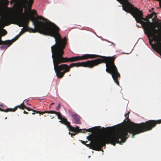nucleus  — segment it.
<instances>
[{
  "mask_svg": "<svg viewBox=\"0 0 161 161\" xmlns=\"http://www.w3.org/2000/svg\"><path fill=\"white\" fill-rule=\"evenodd\" d=\"M31 11V14L27 17H24V14L22 13L23 9H21L19 12L18 17V20L20 24V26L25 27L22 28L23 32L27 31L29 29L28 27L30 20L32 22L36 30L41 34L50 35L53 37L56 42L55 45L51 47L52 53V57L53 59L54 69L58 78H60V35L59 33V28L54 24L50 22L47 19L41 16H37V20L33 14L37 15L36 11L35 9Z\"/></svg>",
  "mask_w": 161,
  "mask_h": 161,
  "instance_id": "obj_1",
  "label": "nucleus"
},
{
  "mask_svg": "<svg viewBox=\"0 0 161 161\" xmlns=\"http://www.w3.org/2000/svg\"><path fill=\"white\" fill-rule=\"evenodd\" d=\"M129 114L128 112L125 115L127 121L125 119L124 121L126 123H129L127 128L116 130L113 126L105 128L103 127L102 129H105L107 132H113L110 135L98 136L91 144V148L93 150L100 151L106 144L110 143L114 146H115L116 143L122 145L129 136L128 133L132 134L131 138H134L135 135L151 130L154 127L150 128L151 125L147 123L149 120L140 124L130 121L129 118Z\"/></svg>",
  "mask_w": 161,
  "mask_h": 161,
  "instance_id": "obj_2",
  "label": "nucleus"
},
{
  "mask_svg": "<svg viewBox=\"0 0 161 161\" xmlns=\"http://www.w3.org/2000/svg\"><path fill=\"white\" fill-rule=\"evenodd\" d=\"M100 58L103 59V63L106 64V71L111 74L115 82L119 85L118 80L120 78V75L118 72L117 69L114 63L115 58L113 57H107L96 54H85L82 56H77L70 58L61 57V63H66L68 62H73L80 60H84L88 59H92Z\"/></svg>",
  "mask_w": 161,
  "mask_h": 161,
  "instance_id": "obj_3",
  "label": "nucleus"
},
{
  "mask_svg": "<svg viewBox=\"0 0 161 161\" xmlns=\"http://www.w3.org/2000/svg\"><path fill=\"white\" fill-rule=\"evenodd\" d=\"M123 5V9L126 12L129 13L134 18L137 22L141 24L143 28L145 26H148L147 22L146 21L148 20L147 16L146 18L143 17V14L142 11L137 8L135 7L133 5L130 3L128 0H124Z\"/></svg>",
  "mask_w": 161,
  "mask_h": 161,
  "instance_id": "obj_4",
  "label": "nucleus"
},
{
  "mask_svg": "<svg viewBox=\"0 0 161 161\" xmlns=\"http://www.w3.org/2000/svg\"><path fill=\"white\" fill-rule=\"evenodd\" d=\"M103 60L101 58H98L94 60L81 63H72L69 66L66 64H61V71L63 70L62 72L61 71V78L63 77L65 73L70 71V68H71L82 66L92 68L101 63H103L104 62Z\"/></svg>",
  "mask_w": 161,
  "mask_h": 161,
  "instance_id": "obj_5",
  "label": "nucleus"
},
{
  "mask_svg": "<svg viewBox=\"0 0 161 161\" xmlns=\"http://www.w3.org/2000/svg\"><path fill=\"white\" fill-rule=\"evenodd\" d=\"M158 32L154 31L148 38L152 48L158 53L161 52V34L156 35Z\"/></svg>",
  "mask_w": 161,
  "mask_h": 161,
  "instance_id": "obj_6",
  "label": "nucleus"
},
{
  "mask_svg": "<svg viewBox=\"0 0 161 161\" xmlns=\"http://www.w3.org/2000/svg\"><path fill=\"white\" fill-rule=\"evenodd\" d=\"M146 22L148 23L149 27L145 26V27L143 29H144L145 33L146 34L148 37H149L154 31H158V30L155 29V27H153L152 26L153 23L150 21L149 19H148Z\"/></svg>",
  "mask_w": 161,
  "mask_h": 161,
  "instance_id": "obj_7",
  "label": "nucleus"
},
{
  "mask_svg": "<svg viewBox=\"0 0 161 161\" xmlns=\"http://www.w3.org/2000/svg\"><path fill=\"white\" fill-rule=\"evenodd\" d=\"M67 127L70 131L73 132V133H71L70 132H69V134L72 137L73 136H75L76 134L80 132H85L84 131H82V130L79 129V127L78 126H76V127H74L71 125H70Z\"/></svg>",
  "mask_w": 161,
  "mask_h": 161,
  "instance_id": "obj_8",
  "label": "nucleus"
},
{
  "mask_svg": "<svg viewBox=\"0 0 161 161\" xmlns=\"http://www.w3.org/2000/svg\"><path fill=\"white\" fill-rule=\"evenodd\" d=\"M24 102L21 103L20 105L16 106L14 108H8L6 109H4L0 108V111L5 112H7L9 111L14 112L18 108H19L21 109H24L25 108V105H24Z\"/></svg>",
  "mask_w": 161,
  "mask_h": 161,
  "instance_id": "obj_9",
  "label": "nucleus"
},
{
  "mask_svg": "<svg viewBox=\"0 0 161 161\" xmlns=\"http://www.w3.org/2000/svg\"><path fill=\"white\" fill-rule=\"evenodd\" d=\"M33 111L36 114L39 113L40 114H43L45 113H48V114H55L57 116L58 119H60V114L59 112H57L54 111L50 110L49 111H45L44 112H41L38 111H36L33 109Z\"/></svg>",
  "mask_w": 161,
  "mask_h": 161,
  "instance_id": "obj_10",
  "label": "nucleus"
},
{
  "mask_svg": "<svg viewBox=\"0 0 161 161\" xmlns=\"http://www.w3.org/2000/svg\"><path fill=\"white\" fill-rule=\"evenodd\" d=\"M19 4L24 6L26 8L27 7L29 10L31 11L32 6H30L29 3L30 0H18Z\"/></svg>",
  "mask_w": 161,
  "mask_h": 161,
  "instance_id": "obj_11",
  "label": "nucleus"
},
{
  "mask_svg": "<svg viewBox=\"0 0 161 161\" xmlns=\"http://www.w3.org/2000/svg\"><path fill=\"white\" fill-rule=\"evenodd\" d=\"M147 125H151V126H150V128H151L152 127H155L157 124H161V119L155 120H150L148 121L147 122Z\"/></svg>",
  "mask_w": 161,
  "mask_h": 161,
  "instance_id": "obj_12",
  "label": "nucleus"
},
{
  "mask_svg": "<svg viewBox=\"0 0 161 161\" xmlns=\"http://www.w3.org/2000/svg\"><path fill=\"white\" fill-rule=\"evenodd\" d=\"M73 121L74 123L77 124L80 123V119L79 116L77 114H74L72 115Z\"/></svg>",
  "mask_w": 161,
  "mask_h": 161,
  "instance_id": "obj_13",
  "label": "nucleus"
},
{
  "mask_svg": "<svg viewBox=\"0 0 161 161\" xmlns=\"http://www.w3.org/2000/svg\"><path fill=\"white\" fill-rule=\"evenodd\" d=\"M61 124H64L66 125L67 127L70 125L69 122L67 121V119L61 115Z\"/></svg>",
  "mask_w": 161,
  "mask_h": 161,
  "instance_id": "obj_14",
  "label": "nucleus"
},
{
  "mask_svg": "<svg viewBox=\"0 0 161 161\" xmlns=\"http://www.w3.org/2000/svg\"><path fill=\"white\" fill-rule=\"evenodd\" d=\"M67 41L68 39L66 36L64 38H62L61 37V46L62 45V48H65L67 44Z\"/></svg>",
  "mask_w": 161,
  "mask_h": 161,
  "instance_id": "obj_15",
  "label": "nucleus"
},
{
  "mask_svg": "<svg viewBox=\"0 0 161 161\" xmlns=\"http://www.w3.org/2000/svg\"><path fill=\"white\" fill-rule=\"evenodd\" d=\"M23 32H23L22 31L20 32V33L19 35L16 36L13 39L11 40H9V42H10V43H11L10 44H12L13 42H14L16 40L18 39L19 36L21 35L22 33H23Z\"/></svg>",
  "mask_w": 161,
  "mask_h": 161,
  "instance_id": "obj_16",
  "label": "nucleus"
},
{
  "mask_svg": "<svg viewBox=\"0 0 161 161\" xmlns=\"http://www.w3.org/2000/svg\"><path fill=\"white\" fill-rule=\"evenodd\" d=\"M11 43H8V44H6L5 45H7V46H5L4 45H3L1 46L0 47V49L2 50H3L4 49H6L8 47L10 46L11 44H10Z\"/></svg>",
  "mask_w": 161,
  "mask_h": 161,
  "instance_id": "obj_17",
  "label": "nucleus"
},
{
  "mask_svg": "<svg viewBox=\"0 0 161 161\" xmlns=\"http://www.w3.org/2000/svg\"><path fill=\"white\" fill-rule=\"evenodd\" d=\"M1 36L0 35V45L2 44H6L9 43V40L3 41L1 40Z\"/></svg>",
  "mask_w": 161,
  "mask_h": 161,
  "instance_id": "obj_18",
  "label": "nucleus"
},
{
  "mask_svg": "<svg viewBox=\"0 0 161 161\" xmlns=\"http://www.w3.org/2000/svg\"><path fill=\"white\" fill-rule=\"evenodd\" d=\"M1 31L2 33V36H4L5 35H6L7 33V31L5 29L3 28L2 29Z\"/></svg>",
  "mask_w": 161,
  "mask_h": 161,
  "instance_id": "obj_19",
  "label": "nucleus"
},
{
  "mask_svg": "<svg viewBox=\"0 0 161 161\" xmlns=\"http://www.w3.org/2000/svg\"><path fill=\"white\" fill-rule=\"evenodd\" d=\"M155 14V13L153 12L151 14L149 15H148L147 17H148V19H150L152 18L154 14Z\"/></svg>",
  "mask_w": 161,
  "mask_h": 161,
  "instance_id": "obj_20",
  "label": "nucleus"
},
{
  "mask_svg": "<svg viewBox=\"0 0 161 161\" xmlns=\"http://www.w3.org/2000/svg\"><path fill=\"white\" fill-rule=\"evenodd\" d=\"M64 48H61V57H63V56L64 53Z\"/></svg>",
  "mask_w": 161,
  "mask_h": 161,
  "instance_id": "obj_21",
  "label": "nucleus"
},
{
  "mask_svg": "<svg viewBox=\"0 0 161 161\" xmlns=\"http://www.w3.org/2000/svg\"><path fill=\"white\" fill-rule=\"evenodd\" d=\"M83 130H85L86 131V132L88 131V132H92V128H90V129H88L87 130L86 129H84Z\"/></svg>",
  "mask_w": 161,
  "mask_h": 161,
  "instance_id": "obj_22",
  "label": "nucleus"
},
{
  "mask_svg": "<svg viewBox=\"0 0 161 161\" xmlns=\"http://www.w3.org/2000/svg\"><path fill=\"white\" fill-rule=\"evenodd\" d=\"M25 108L27 109L28 111H33V109L30 108H28V107H26L25 106Z\"/></svg>",
  "mask_w": 161,
  "mask_h": 161,
  "instance_id": "obj_23",
  "label": "nucleus"
},
{
  "mask_svg": "<svg viewBox=\"0 0 161 161\" xmlns=\"http://www.w3.org/2000/svg\"><path fill=\"white\" fill-rule=\"evenodd\" d=\"M29 3H30V6H32V5L33 3V0H30Z\"/></svg>",
  "mask_w": 161,
  "mask_h": 161,
  "instance_id": "obj_24",
  "label": "nucleus"
},
{
  "mask_svg": "<svg viewBox=\"0 0 161 161\" xmlns=\"http://www.w3.org/2000/svg\"><path fill=\"white\" fill-rule=\"evenodd\" d=\"M158 21H160V22H156V23L159 25L161 27V21L160 19L158 20Z\"/></svg>",
  "mask_w": 161,
  "mask_h": 161,
  "instance_id": "obj_25",
  "label": "nucleus"
},
{
  "mask_svg": "<svg viewBox=\"0 0 161 161\" xmlns=\"http://www.w3.org/2000/svg\"><path fill=\"white\" fill-rule=\"evenodd\" d=\"M60 107V104H58V106H57V107L56 108V110H58L59 109Z\"/></svg>",
  "mask_w": 161,
  "mask_h": 161,
  "instance_id": "obj_26",
  "label": "nucleus"
},
{
  "mask_svg": "<svg viewBox=\"0 0 161 161\" xmlns=\"http://www.w3.org/2000/svg\"><path fill=\"white\" fill-rule=\"evenodd\" d=\"M23 113L24 114H29V113L28 112H26V111H24Z\"/></svg>",
  "mask_w": 161,
  "mask_h": 161,
  "instance_id": "obj_27",
  "label": "nucleus"
},
{
  "mask_svg": "<svg viewBox=\"0 0 161 161\" xmlns=\"http://www.w3.org/2000/svg\"><path fill=\"white\" fill-rule=\"evenodd\" d=\"M155 18H152V21L153 22H154L155 21Z\"/></svg>",
  "mask_w": 161,
  "mask_h": 161,
  "instance_id": "obj_28",
  "label": "nucleus"
},
{
  "mask_svg": "<svg viewBox=\"0 0 161 161\" xmlns=\"http://www.w3.org/2000/svg\"><path fill=\"white\" fill-rule=\"evenodd\" d=\"M154 15H155V16H154V18H155V19H156L157 17V16L156 15V13H155V14H154Z\"/></svg>",
  "mask_w": 161,
  "mask_h": 161,
  "instance_id": "obj_29",
  "label": "nucleus"
},
{
  "mask_svg": "<svg viewBox=\"0 0 161 161\" xmlns=\"http://www.w3.org/2000/svg\"><path fill=\"white\" fill-rule=\"evenodd\" d=\"M82 143H83V144H85V141H82Z\"/></svg>",
  "mask_w": 161,
  "mask_h": 161,
  "instance_id": "obj_30",
  "label": "nucleus"
},
{
  "mask_svg": "<svg viewBox=\"0 0 161 161\" xmlns=\"http://www.w3.org/2000/svg\"><path fill=\"white\" fill-rule=\"evenodd\" d=\"M32 32H36L35 30V29H32Z\"/></svg>",
  "mask_w": 161,
  "mask_h": 161,
  "instance_id": "obj_31",
  "label": "nucleus"
},
{
  "mask_svg": "<svg viewBox=\"0 0 161 161\" xmlns=\"http://www.w3.org/2000/svg\"><path fill=\"white\" fill-rule=\"evenodd\" d=\"M54 104V103H52L51 104V106H52L53 104Z\"/></svg>",
  "mask_w": 161,
  "mask_h": 161,
  "instance_id": "obj_32",
  "label": "nucleus"
},
{
  "mask_svg": "<svg viewBox=\"0 0 161 161\" xmlns=\"http://www.w3.org/2000/svg\"><path fill=\"white\" fill-rule=\"evenodd\" d=\"M86 146H88L89 145V144H88V145H87V144H86Z\"/></svg>",
  "mask_w": 161,
  "mask_h": 161,
  "instance_id": "obj_33",
  "label": "nucleus"
},
{
  "mask_svg": "<svg viewBox=\"0 0 161 161\" xmlns=\"http://www.w3.org/2000/svg\"><path fill=\"white\" fill-rule=\"evenodd\" d=\"M25 12H26V8L25 9Z\"/></svg>",
  "mask_w": 161,
  "mask_h": 161,
  "instance_id": "obj_34",
  "label": "nucleus"
},
{
  "mask_svg": "<svg viewBox=\"0 0 161 161\" xmlns=\"http://www.w3.org/2000/svg\"><path fill=\"white\" fill-rule=\"evenodd\" d=\"M32 114H35V113H32Z\"/></svg>",
  "mask_w": 161,
  "mask_h": 161,
  "instance_id": "obj_35",
  "label": "nucleus"
},
{
  "mask_svg": "<svg viewBox=\"0 0 161 161\" xmlns=\"http://www.w3.org/2000/svg\"><path fill=\"white\" fill-rule=\"evenodd\" d=\"M9 24H10V23H8V24H7V25H9Z\"/></svg>",
  "mask_w": 161,
  "mask_h": 161,
  "instance_id": "obj_36",
  "label": "nucleus"
},
{
  "mask_svg": "<svg viewBox=\"0 0 161 161\" xmlns=\"http://www.w3.org/2000/svg\"><path fill=\"white\" fill-rule=\"evenodd\" d=\"M51 106L50 105V106L49 107V108H51Z\"/></svg>",
  "mask_w": 161,
  "mask_h": 161,
  "instance_id": "obj_37",
  "label": "nucleus"
},
{
  "mask_svg": "<svg viewBox=\"0 0 161 161\" xmlns=\"http://www.w3.org/2000/svg\"><path fill=\"white\" fill-rule=\"evenodd\" d=\"M28 100H27V101H26V102H28Z\"/></svg>",
  "mask_w": 161,
  "mask_h": 161,
  "instance_id": "obj_38",
  "label": "nucleus"
},
{
  "mask_svg": "<svg viewBox=\"0 0 161 161\" xmlns=\"http://www.w3.org/2000/svg\"><path fill=\"white\" fill-rule=\"evenodd\" d=\"M7 119V117H6V118H5V119Z\"/></svg>",
  "mask_w": 161,
  "mask_h": 161,
  "instance_id": "obj_39",
  "label": "nucleus"
},
{
  "mask_svg": "<svg viewBox=\"0 0 161 161\" xmlns=\"http://www.w3.org/2000/svg\"><path fill=\"white\" fill-rule=\"evenodd\" d=\"M153 9H154V8H152V10H153Z\"/></svg>",
  "mask_w": 161,
  "mask_h": 161,
  "instance_id": "obj_40",
  "label": "nucleus"
},
{
  "mask_svg": "<svg viewBox=\"0 0 161 161\" xmlns=\"http://www.w3.org/2000/svg\"><path fill=\"white\" fill-rule=\"evenodd\" d=\"M160 7H161V5H160Z\"/></svg>",
  "mask_w": 161,
  "mask_h": 161,
  "instance_id": "obj_41",
  "label": "nucleus"
},
{
  "mask_svg": "<svg viewBox=\"0 0 161 161\" xmlns=\"http://www.w3.org/2000/svg\"><path fill=\"white\" fill-rule=\"evenodd\" d=\"M6 1L8 2V0H6Z\"/></svg>",
  "mask_w": 161,
  "mask_h": 161,
  "instance_id": "obj_42",
  "label": "nucleus"
},
{
  "mask_svg": "<svg viewBox=\"0 0 161 161\" xmlns=\"http://www.w3.org/2000/svg\"><path fill=\"white\" fill-rule=\"evenodd\" d=\"M59 122H60V120L59 121Z\"/></svg>",
  "mask_w": 161,
  "mask_h": 161,
  "instance_id": "obj_43",
  "label": "nucleus"
}]
</instances>
